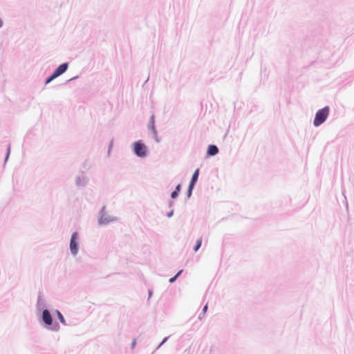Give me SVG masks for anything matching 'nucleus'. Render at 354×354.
<instances>
[{
    "instance_id": "f3484780",
    "label": "nucleus",
    "mask_w": 354,
    "mask_h": 354,
    "mask_svg": "<svg viewBox=\"0 0 354 354\" xmlns=\"http://www.w3.org/2000/svg\"><path fill=\"white\" fill-rule=\"evenodd\" d=\"M10 154V145H8V146L7 147L6 156H5L4 163H6L7 162V160H8Z\"/></svg>"
},
{
    "instance_id": "ddd939ff",
    "label": "nucleus",
    "mask_w": 354,
    "mask_h": 354,
    "mask_svg": "<svg viewBox=\"0 0 354 354\" xmlns=\"http://www.w3.org/2000/svg\"><path fill=\"white\" fill-rule=\"evenodd\" d=\"M55 313L56 314L57 319L59 321L63 324L65 326H68V324L66 323V319L64 317V315L62 314V313L59 310H55Z\"/></svg>"
},
{
    "instance_id": "9b49d317",
    "label": "nucleus",
    "mask_w": 354,
    "mask_h": 354,
    "mask_svg": "<svg viewBox=\"0 0 354 354\" xmlns=\"http://www.w3.org/2000/svg\"><path fill=\"white\" fill-rule=\"evenodd\" d=\"M198 176H199V169L198 168L194 171V174H192L189 186L194 187V186L196 185V184L198 181Z\"/></svg>"
},
{
    "instance_id": "cd10ccee",
    "label": "nucleus",
    "mask_w": 354,
    "mask_h": 354,
    "mask_svg": "<svg viewBox=\"0 0 354 354\" xmlns=\"http://www.w3.org/2000/svg\"><path fill=\"white\" fill-rule=\"evenodd\" d=\"M112 145H113V141H111V143L109 144V151L111 150V148L112 147Z\"/></svg>"
},
{
    "instance_id": "aec40b11",
    "label": "nucleus",
    "mask_w": 354,
    "mask_h": 354,
    "mask_svg": "<svg viewBox=\"0 0 354 354\" xmlns=\"http://www.w3.org/2000/svg\"><path fill=\"white\" fill-rule=\"evenodd\" d=\"M178 279L177 276L174 275V277H171L169 279V282L170 283H173L174 281H176V280Z\"/></svg>"
},
{
    "instance_id": "393cba45",
    "label": "nucleus",
    "mask_w": 354,
    "mask_h": 354,
    "mask_svg": "<svg viewBox=\"0 0 354 354\" xmlns=\"http://www.w3.org/2000/svg\"><path fill=\"white\" fill-rule=\"evenodd\" d=\"M183 272V270H180L175 275L177 276V277H178L182 274Z\"/></svg>"
},
{
    "instance_id": "4468645a",
    "label": "nucleus",
    "mask_w": 354,
    "mask_h": 354,
    "mask_svg": "<svg viewBox=\"0 0 354 354\" xmlns=\"http://www.w3.org/2000/svg\"><path fill=\"white\" fill-rule=\"evenodd\" d=\"M57 77H58V76L54 72H53L50 75L46 78L45 85L50 84L53 80H54Z\"/></svg>"
},
{
    "instance_id": "a211bd4d",
    "label": "nucleus",
    "mask_w": 354,
    "mask_h": 354,
    "mask_svg": "<svg viewBox=\"0 0 354 354\" xmlns=\"http://www.w3.org/2000/svg\"><path fill=\"white\" fill-rule=\"evenodd\" d=\"M194 187L188 186L187 190V197L189 198L192 195V192L194 189Z\"/></svg>"
},
{
    "instance_id": "9d476101",
    "label": "nucleus",
    "mask_w": 354,
    "mask_h": 354,
    "mask_svg": "<svg viewBox=\"0 0 354 354\" xmlns=\"http://www.w3.org/2000/svg\"><path fill=\"white\" fill-rule=\"evenodd\" d=\"M218 152H219V150H218V147L216 145H209L207 147V155L208 156H214L216 154H218Z\"/></svg>"
},
{
    "instance_id": "6ab92c4d",
    "label": "nucleus",
    "mask_w": 354,
    "mask_h": 354,
    "mask_svg": "<svg viewBox=\"0 0 354 354\" xmlns=\"http://www.w3.org/2000/svg\"><path fill=\"white\" fill-rule=\"evenodd\" d=\"M170 336H167V337H165L162 341L161 342L158 344V346L156 347V349H158V348H160V346H162L167 340L169 338Z\"/></svg>"
},
{
    "instance_id": "6e6552de",
    "label": "nucleus",
    "mask_w": 354,
    "mask_h": 354,
    "mask_svg": "<svg viewBox=\"0 0 354 354\" xmlns=\"http://www.w3.org/2000/svg\"><path fill=\"white\" fill-rule=\"evenodd\" d=\"M88 179L82 174L75 177V185L78 187H84L86 186Z\"/></svg>"
},
{
    "instance_id": "5701e85b",
    "label": "nucleus",
    "mask_w": 354,
    "mask_h": 354,
    "mask_svg": "<svg viewBox=\"0 0 354 354\" xmlns=\"http://www.w3.org/2000/svg\"><path fill=\"white\" fill-rule=\"evenodd\" d=\"M174 205V202L172 201H169V203H168V207L169 208H171L173 207V205Z\"/></svg>"
},
{
    "instance_id": "b1692460",
    "label": "nucleus",
    "mask_w": 354,
    "mask_h": 354,
    "mask_svg": "<svg viewBox=\"0 0 354 354\" xmlns=\"http://www.w3.org/2000/svg\"><path fill=\"white\" fill-rule=\"evenodd\" d=\"M136 344V339H134L133 340V342H131V348H133L135 347Z\"/></svg>"
},
{
    "instance_id": "c85d7f7f",
    "label": "nucleus",
    "mask_w": 354,
    "mask_h": 354,
    "mask_svg": "<svg viewBox=\"0 0 354 354\" xmlns=\"http://www.w3.org/2000/svg\"><path fill=\"white\" fill-rule=\"evenodd\" d=\"M149 80V77H147V80H146L145 83Z\"/></svg>"
},
{
    "instance_id": "f8f14e48",
    "label": "nucleus",
    "mask_w": 354,
    "mask_h": 354,
    "mask_svg": "<svg viewBox=\"0 0 354 354\" xmlns=\"http://www.w3.org/2000/svg\"><path fill=\"white\" fill-rule=\"evenodd\" d=\"M180 190H181V185L180 184H178L176 186L175 189L171 193V199L177 198L178 196H179Z\"/></svg>"
},
{
    "instance_id": "423d86ee",
    "label": "nucleus",
    "mask_w": 354,
    "mask_h": 354,
    "mask_svg": "<svg viewBox=\"0 0 354 354\" xmlns=\"http://www.w3.org/2000/svg\"><path fill=\"white\" fill-rule=\"evenodd\" d=\"M147 129L149 131L150 136L155 140L156 143L160 142V139L158 136V131L155 125V115H151L147 124Z\"/></svg>"
},
{
    "instance_id": "f03ea898",
    "label": "nucleus",
    "mask_w": 354,
    "mask_h": 354,
    "mask_svg": "<svg viewBox=\"0 0 354 354\" xmlns=\"http://www.w3.org/2000/svg\"><path fill=\"white\" fill-rule=\"evenodd\" d=\"M131 149L135 156L140 158H146L149 153L148 147L141 140L133 142Z\"/></svg>"
},
{
    "instance_id": "7ed1b4c3",
    "label": "nucleus",
    "mask_w": 354,
    "mask_h": 354,
    "mask_svg": "<svg viewBox=\"0 0 354 354\" xmlns=\"http://www.w3.org/2000/svg\"><path fill=\"white\" fill-rule=\"evenodd\" d=\"M330 113V108L328 106H325L321 109H319L315 115L313 120V125L316 127L322 125L328 118Z\"/></svg>"
},
{
    "instance_id": "39448f33",
    "label": "nucleus",
    "mask_w": 354,
    "mask_h": 354,
    "mask_svg": "<svg viewBox=\"0 0 354 354\" xmlns=\"http://www.w3.org/2000/svg\"><path fill=\"white\" fill-rule=\"evenodd\" d=\"M69 248L71 253L73 257H75L79 252V234L77 232H74L71 234L70 239Z\"/></svg>"
},
{
    "instance_id": "412c9836",
    "label": "nucleus",
    "mask_w": 354,
    "mask_h": 354,
    "mask_svg": "<svg viewBox=\"0 0 354 354\" xmlns=\"http://www.w3.org/2000/svg\"><path fill=\"white\" fill-rule=\"evenodd\" d=\"M174 209H171V211H169V212H167V216L168 218H171V217H172V216H173V215H174Z\"/></svg>"
},
{
    "instance_id": "0eeeda50",
    "label": "nucleus",
    "mask_w": 354,
    "mask_h": 354,
    "mask_svg": "<svg viewBox=\"0 0 354 354\" xmlns=\"http://www.w3.org/2000/svg\"><path fill=\"white\" fill-rule=\"evenodd\" d=\"M47 308L46 303L45 299L42 297V294L41 292H39L37 303H36V311L37 315H38L39 312H42L43 309Z\"/></svg>"
},
{
    "instance_id": "a878e982",
    "label": "nucleus",
    "mask_w": 354,
    "mask_h": 354,
    "mask_svg": "<svg viewBox=\"0 0 354 354\" xmlns=\"http://www.w3.org/2000/svg\"><path fill=\"white\" fill-rule=\"evenodd\" d=\"M77 78H78V76H77V75H76V76H75V77H73L71 78L70 80H68V82H71V81H72V80H77Z\"/></svg>"
},
{
    "instance_id": "20e7f679",
    "label": "nucleus",
    "mask_w": 354,
    "mask_h": 354,
    "mask_svg": "<svg viewBox=\"0 0 354 354\" xmlns=\"http://www.w3.org/2000/svg\"><path fill=\"white\" fill-rule=\"evenodd\" d=\"M116 221H118V218L108 215L105 212V206H103L98 214V224L100 225H107L111 223Z\"/></svg>"
},
{
    "instance_id": "1a4fd4ad",
    "label": "nucleus",
    "mask_w": 354,
    "mask_h": 354,
    "mask_svg": "<svg viewBox=\"0 0 354 354\" xmlns=\"http://www.w3.org/2000/svg\"><path fill=\"white\" fill-rule=\"evenodd\" d=\"M69 64L68 62H64L59 65L55 70L54 73L59 77L62 74H64L68 68Z\"/></svg>"
},
{
    "instance_id": "2eb2a0df",
    "label": "nucleus",
    "mask_w": 354,
    "mask_h": 354,
    "mask_svg": "<svg viewBox=\"0 0 354 354\" xmlns=\"http://www.w3.org/2000/svg\"><path fill=\"white\" fill-rule=\"evenodd\" d=\"M201 245H202V237L199 238L196 242V244L194 247V252H197L200 248L201 247Z\"/></svg>"
},
{
    "instance_id": "bb28decb",
    "label": "nucleus",
    "mask_w": 354,
    "mask_h": 354,
    "mask_svg": "<svg viewBox=\"0 0 354 354\" xmlns=\"http://www.w3.org/2000/svg\"><path fill=\"white\" fill-rule=\"evenodd\" d=\"M3 26V20L0 18V28H2Z\"/></svg>"
},
{
    "instance_id": "4be33fe9",
    "label": "nucleus",
    "mask_w": 354,
    "mask_h": 354,
    "mask_svg": "<svg viewBox=\"0 0 354 354\" xmlns=\"http://www.w3.org/2000/svg\"><path fill=\"white\" fill-rule=\"evenodd\" d=\"M152 295H153L152 290H148V300L151 297Z\"/></svg>"
},
{
    "instance_id": "dca6fc26",
    "label": "nucleus",
    "mask_w": 354,
    "mask_h": 354,
    "mask_svg": "<svg viewBox=\"0 0 354 354\" xmlns=\"http://www.w3.org/2000/svg\"><path fill=\"white\" fill-rule=\"evenodd\" d=\"M208 309V305L207 304H205L203 308V310L201 311V313L199 314L198 315V319L201 320L203 319V317H204V315H205L207 310Z\"/></svg>"
},
{
    "instance_id": "f257e3e1",
    "label": "nucleus",
    "mask_w": 354,
    "mask_h": 354,
    "mask_svg": "<svg viewBox=\"0 0 354 354\" xmlns=\"http://www.w3.org/2000/svg\"><path fill=\"white\" fill-rule=\"evenodd\" d=\"M41 324L47 330L57 332L60 329L59 323L54 321L53 315L48 308L43 309L39 319Z\"/></svg>"
}]
</instances>
